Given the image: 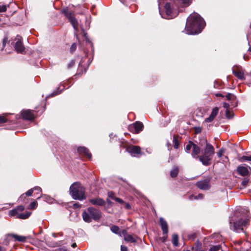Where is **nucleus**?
Wrapping results in <instances>:
<instances>
[{
	"label": "nucleus",
	"instance_id": "nucleus-1",
	"mask_svg": "<svg viewBox=\"0 0 251 251\" xmlns=\"http://www.w3.org/2000/svg\"><path fill=\"white\" fill-rule=\"evenodd\" d=\"M205 25L203 18L198 13L194 12L187 18L185 26L186 33L197 34L201 32Z\"/></svg>",
	"mask_w": 251,
	"mask_h": 251
},
{
	"label": "nucleus",
	"instance_id": "nucleus-2",
	"mask_svg": "<svg viewBox=\"0 0 251 251\" xmlns=\"http://www.w3.org/2000/svg\"><path fill=\"white\" fill-rule=\"evenodd\" d=\"M250 218L247 210H246L244 215L238 219L235 220L233 217L230 218L229 219L230 229L237 232H243V227L249 225Z\"/></svg>",
	"mask_w": 251,
	"mask_h": 251
},
{
	"label": "nucleus",
	"instance_id": "nucleus-3",
	"mask_svg": "<svg viewBox=\"0 0 251 251\" xmlns=\"http://www.w3.org/2000/svg\"><path fill=\"white\" fill-rule=\"evenodd\" d=\"M214 153V147L211 144H206V146L201 150L199 160L203 165L208 166L211 163Z\"/></svg>",
	"mask_w": 251,
	"mask_h": 251
},
{
	"label": "nucleus",
	"instance_id": "nucleus-4",
	"mask_svg": "<svg viewBox=\"0 0 251 251\" xmlns=\"http://www.w3.org/2000/svg\"><path fill=\"white\" fill-rule=\"evenodd\" d=\"M70 194L75 200L79 201L85 199V190L79 182H74L70 188Z\"/></svg>",
	"mask_w": 251,
	"mask_h": 251
},
{
	"label": "nucleus",
	"instance_id": "nucleus-5",
	"mask_svg": "<svg viewBox=\"0 0 251 251\" xmlns=\"http://www.w3.org/2000/svg\"><path fill=\"white\" fill-rule=\"evenodd\" d=\"M164 8V12L160 11V14L163 18L167 19H173L176 17L178 14V11L175 7H173L170 3H166Z\"/></svg>",
	"mask_w": 251,
	"mask_h": 251
},
{
	"label": "nucleus",
	"instance_id": "nucleus-6",
	"mask_svg": "<svg viewBox=\"0 0 251 251\" xmlns=\"http://www.w3.org/2000/svg\"><path fill=\"white\" fill-rule=\"evenodd\" d=\"M226 97V100L230 101L229 103L224 102L223 107L226 109H228L230 106L235 107L237 105V101L236 97L231 93L227 94Z\"/></svg>",
	"mask_w": 251,
	"mask_h": 251
},
{
	"label": "nucleus",
	"instance_id": "nucleus-7",
	"mask_svg": "<svg viewBox=\"0 0 251 251\" xmlns=\"http://www.w3.org/2000/svg\"><path fill=\"white\" fill-rule=\"evenodd\" d=\"M63 13L65 15V16L68 18L69 21L72 25L73 26L75 29H76L77 26V21L76 19L74 17V15L71 13V12L67 8H65L63 10Z\"/></svg>",
	"mask_w": 251,
	"mask_h": 251
},
{
	"label": "nucleus",
	"instance_id": "nucleus-8",
	"mask_svg": "<svg viewBox=\"0 0 251 251\" xmlns=\"http://www.w3.org/2000/svg\"><path fill=\"white\" fill-rule=\"evenodd\" d=\"M88 213H90L93 219L95 221L99 220L101 216V211L93 207H89L87 208Z\"/></svg>",
	"mask_w": 251,
	"mask_h": 251
},
{
	"label": "nucleus",
	"instance_id": "nucleus-9",
	"mask_svg": "<svg viewBox=\"0 0 251 251\" xmlns=\"http://www.w3.org/2000/svg\"><path fill=\"white\" fill-rule=\"evenodd\" d=\"M210 178L209 177L197 182V186L200 189L207 190L210 188Z\"/></svg>",
	"mask_w": 251,
	"mask_h": 251
},
{
	"label": "nucleus",
	"instance_id": "nucleus-10",
	"mask_svg": "<svg viewBox=\"0 0 251 251\" xmlns=\"http://www.w3.org/2000/svg\"><path fill=\"white\" fill-rule=\"evenodd\" d=\"M22 37L19 35L17 36L15 41V49L18 53H23L25 51V47L22 42Z\"/></svg>",
	"mask_w": 251,
	"mask_h": 251
},
{
	"label": "nucleus",
	"instance_id": "nucleus-11",
	"mask_svg": "<svg viewBox=\"0 0 251 251\" xmlns=\"http://www.w3.org/2000/svg\"><path fill=\"white\" fill-rule=\"evenodd\" d=\"M144 127V126L142 123L140 122H136L133 125L129 126V130L135 133H138L141 131Z\"/></svg>",
	"mask_w": 251,
	"mask_h": 251
},
{
	"label": "nucleus",
	"instance_id": "nucleus-12",
	"mask_svg": "<svg viewBox=\"0 0 251 251\" xmlns=\"http://www.w3.org/2000/svg\"><path fill=\"white\" fill-rule=\"evenodd\" d=\"M30 212H27L26 214H18V211L16 208L12 209V210L9 211V215L11 216H16L17 218L22 219H25L27 218L30 215Z\"/></svg>",
	"mask_w": 251,
	"mask_h": 251
},
{
	"label": "nucleus",
	"instance_id": "nucleus-13",
	"mask_svg": "<svg viewBox=\"0 0 251 251\" xmlns=\"http://www.w3.org/2000/svg\"><path fill=\"white\" fill-rule=\"evenodd\" d=\"M21 116L24 119L31 120L34 118L35 114L30 110H23L21 111Z\"/></svg>",
	"mask_w": 251,
	"mask_h": 251
},
{
	"label": "nucleus",
	"instance_id": "nucleus-14",
	"mask_svg": "<svg viewBox=\"0 0 251 251\" xmlns=\"http://www.w3.org/2000/svg\"><path fill=\"white\" fill-rule=\"evenodd\" d=\"M127 151L131 155L135 156L141 153V149L139 146L131 145L126 148Z\"/></svg>",
	"mask_w": 251,
	"mask_h": 251
},
{
	"label": "nucleus",
	"instance_id": "nucleus-15",
	"mask_svg": "<svg viewBox=\"0 0 251 251\" xmlns=\"http://www.w3.org/2000/svg\"><path fill=\"white\" fill-rule=\"evenodd\" d=\"M122 236H124L125 240L127 242L131 243H135L136 242V237H134L131 234H128L126 230H123L122 231Z\"/></svg>",
	"mask_w": 251,
	"mask_h": 251
},
{
	"label": "nucleus",
	"instance_id": "nucleus-16",
	"mask_svg": "<svg viewBox=\"0 0 251 251\" xmlns=\"http://www.w3.org/2000/svg\"><path fill=\"white\" fill-rule=\"evenodd\" d=\"M232 72L234 75L241 80L245 79L244 72L241 68L237 67L235 70H233Z\"/></svg>",
	"mask_w": 251,
	"mask_h": 251
},
{
	"label": "nucleus",
	"instance_id": "nucleus-17",
	"mask_svg": "<svg viewBox=\"0 0 251 251\" xmlns=\"http://www.w3.org/2000/svg\"><path fill=\"white\" fill-rule=\"evenodd\" d=\"M219 112V108L215 107L212 110L210 116L205 119V122L206 123H210L213 121L214 118L216 117Z\"/></svg>",
	"mask_w": 251,
	"mask_h": 251
},
{
	"label": "nucleus",
	"instance_id": "nucleus-18",
	"mask_svg": "<svg viewBox=\"0 0 251 251\" xmlns=\"http://www.w3.org/2000/svg\"><path fill=\"white\" fill-rule=\"evenodd\" d=\"M89 201V202L93 205L103 206L105 204V201L104 200L100 198L91 199Z\"/></svg>",
	"mask_w": 251,
	"mask_h": 251
},
{
	"label": "nucleus",
	"instance_id": "nucleus-19",
	"mask_svg": "<svg viewBox=\"0 0 251 251\" xmlns=\"http://www.w3.org/2000/svg\"><path fill=\"white\" fill-rule=\"evenodd\" d=\"M78 152L83 155L84 156L91 159L92 157V155L91 153L89 152V150L84 147H80L77 149Z\"/></svg>",
	"mask_w": 251,
	"mask_h": 251
},
{
	"label": "nucleus",
	"instance_id": "nucleus-20",
	"mask_svg": "<svg viewBox=\"0 0 251 251\" xmlns=\"http://www.w3.org/2000/svg\"><path fill=\"white\" fill-rule=\"evenodd\" d=\"M159 222L163 234H167L168 232V226L166 221L163 218H160Z\"/></svg>",
	"mask_w": 251,
	"mask_h": 251
},
{
	"label": "nucleus",
	"instance_id": "nucleus-21",
	"mask_svg": "<svg viewBox=\"0 0 251 251\" xmlns=\"http://www.w3.org/2000/svg\"><path fill=\"white\" fill-rule=\"evenodd\" d=\"M192 0H176V3L177 4V7H187L192 2Z\"/></svg>",
	"mask_w": 251,
	"mask_h": 251
},
{
	"label": "nucleus",
	"instance_id": "nucleus-22",
	"mask_svg": "<svg viewBox=\"0 0 251 251\" xmlns=\"http://www.w3.org/2000/svg\"><path fill=\"white\" fill-rule=\"evenodd\" d=\"M201 152V149L196 144L193 145V147L192 148V156L196 159H199V154Z\"/></svg>",
	"mask_w": 251,
	"mask_h": 251
},
{
	"label": "nucleus",
	"instance_id": "nucleus-23",
	"mask_svg": "<svg viewBox=\"0 0 251 251\" xmlns=\"http://www.w3.org/2000/svg\"><path fill=\"white\" fill-rule=\"evenodd\" d=\"M82 216L83 220L87 223H90L92 222L93 218H92L90 213H88V209L82 212Z\"/></svg>",
	"mask_w": 251,
	"mask_h": 251
},
{
	"label": "nucleus",
	"instance_id": "nucleus-24",
	"mask_svg": "<svg viewBox=\"0 0 251 251\" xmlns=\"http://www.w3.org/2000/svg\"><path fill=\"white\" fill-rule=\"evenodd\" d=\"M237 170L238 173L242 176H246L249 174V171L246 167L239 166Z\"/></svg>",
	"mask_w": 251,
	"mask_h": 251
},
{
	"label": "nucleus",
	"instance_id": "nucleus-25",
	"mask_svg": "<svg viewBox=\"0 0 251 251\" xmlns=\"http://www.w3.org/2000/svg\"><path fill=\"white\" fill-rule=\"evenodd\" d=\"M12 236L16 241L19 242H25L26 239V237L24 236H20L17 234H12Z\"/></svg>",
	"mask_w": 251,
	"mask_h": 251
},
{
	"label": "nucleus",
	"instance_id": "nucleus-26",
	"mask_svg": "<svg viewBox=\"0 0 251 251\" xmlns=\"http://www.w3.org/2000/svg\"><path fill=\"white\" fill-rule=\"evenodd\" d=\"M111 230L114 233L119 235L120 236H122V232L121 233L119 231V228L117 226H112L110 227Z\"/></svg>",
	"mask_w": 251,
	"mask_h": 251
},
{
	"label": "nucleus",
	"instance_id": "nucleus-27",
	"mask_svg": "<svg viewBox=\"0 0 251 251\" xmlns=\"http://www.w3.org/2000/svg\"><path fill=\"white\" fill-rule=\"evenodd\" d=\"M83 40L86 42V44H88L90 46V47L92 48V50L93 51L94 49L93 47V44L90 41L89 39L88 38L87 34L85 32L83 33Z\"/></svg>",
	"mask_w": 251,
	"mask_h": 251
},
{
	"label": "nucleus",
	"instance_id": "nucleus-28",
	"mask_svg": "<svg viewBox=\"0 0 251 251\" xmlns=\"http://www.w3.org/2000/svg\"><path fill=\"white\" fill-rule=\"evenodd\" d=\"M172 243L175 247H177L178 246V237L177 234H173L172 238Z\"/></svg>",
	"mask_w": 251,
	"mask_h": 251
},
{
	"label": "nucleus",
	"instance_id": "nucleus-29",
	"mask_svg": "<svg viewBox=\"0 0 251 251\" xmlns=\"http://www.w3.org/2000/svg\"><path fill=\"white\" fill-rule=\"evenodd\" d=\"M178 168L177 166L175 167L170 172V176L172 177H175L177 176Z\"/></svg>",
	"mask_w": 251,
	"mask_h": 251
},
{
	"label": "nucleus",
	"instance_id": "nucleus-30",
	"mask_svg": "<svg viewBox=\"0 0 251 251\" xmlns=\"http://www.w3.org/2000/svg\"><path fill=\"white\" fill-rule=\"evenodd\" d=\"M65 88V86L63 85H60L58 88L57 91H54L52 93L50 94L51 96H54L57 95L59 94Z\"/></svg>",
	"mask_w": 251,
	"mask_h": 251
},
{
	"label": "nucleus",
	"instance_id": "nucleus-31",
	"mask_svg": "<svg viewBox=\"0 0 251 251\" xmlns=\"http://www.w3.org/2000/svg\"><path fill=\"white\" fill-rule=\"evenodd\" d=\"M239 160L240 162H244L246 161H251V155L249 156L244 155V156L241 157L239 159Z\"/></svg>",
	"mask_w": 251,
	"mask_h": 251
},
{
	"label": "nucleus",
	"instance_id": "nucleus-32",
	"mask_svg": "<svg viewBox=\"0 0 251 251\" xmlns=\"http://www.w3.org/2000/svg\"><path fill=\"white\" fill-rule=\"evenodd\" d=\"M203 198V195L201 194H199L197 196L191 195L189 197L190 200H193V198L195 200L202 199Z\"/></svg>",
	"mask_w": 251,
	"mask_h": 251
},
{
	"label": "nucleus",
	"instance_id": "nucleus-33",
	"mask_svg": "<svg viewBox=\"0 0 251 251\" xmlns=\"http://www.w3.org/2000/svg\"><path fill=\"white\" fill-rule=\"evenodd\" d=\"M194 144L193 143H192L191 141H190L188 143V144L186 145L185 149L186 151H187V152H189L191 149L193 148Z\"/></svg>",
	"mask_w": 251,
	"mask_h": 251
},
{
	"label": "nucleus",
	"instance_id": "nucleus-34",
	"mask_svg": "<svg viewBox=\"0 0 251 251\" xmlns=\"http://www.w3.org/2000/svg\"><path fill=\"white\" fill-rule=\"evenodd\" d=\"M173 144L174 148L177 149L179 146V143L175 135L173 137Z\"/></svg>",
	"mask_w": 251,
	"mask_h": 251
},
{
	"label": "nucleus",
	"instance_id": "nucleus-35",
	"mask_svg": "<svg viewBox=\"0 0 251 251\" xmlns=\"http://www.w3.org/2000/svg\"><path fill=\"white\" fill-rule=\"evenodd\" d=\"M33 189H34V191H36V194L37 195L40 194V196L38 197V198H37V199H39L41 196V193H42L41 188L39 186H36L34 188H33Z\"/></svg>",
	"mask_w": 251,
	"mask_h": 251
},
{
	"label": "nucleus",
	"instance_id": "nucleus-36",
	"mask_svg": "<svg viewBox=\"0 0 251 251\" xmlns=\"http://www.w3.org/2000/svg\"><path fill=\"white\" fill-rule=\"evenodd\" d=\"M226 116L228 119L231 118L233 116V113L230 111L229 109H227L226 111Z\"/></svg>",
	"mask_w": 251,
	"mask_h": 251
},
{
	"label": "nucleus",
	"instance_id": "nucleus-37",
	"mask_svg": "<svg viewBox=\"0 0 251 251\" xmlns=\"http://www.w3.org/2000/svg\"><path fill=\"white\" fill-rule=\"evenodd\" d=\"M201 146L203 145H205L206 146V144H210L209 143H207V141L206 138L203 137L200 139V143H199Z\"/></svg>",
	"mask_w": 251,
	"mask_h": 251
},
{
	"label": "nucleus",
	"instance_id": "nucleus-38",
	"mask_svg": "<svg viewBox=\"0 0 251 251\" xmlns=\"http://www.w3.org/2000/svg\"><path fill=\"white\" fill-rule=\"evenodd\" d=\"M37 205V202L35 201H34L29 205L28 208L30 209H34L36 208Z\"/></svg>",
	"mask_w": 251,
	"mask_h": 251
},
{
	"label": "nucleus",
	"instance_id": "nucleus-39",
	"mask_svg": "<svg viewBox=\"0 0 251 251\" xmlns=\"http://www.w3.org/2000/svg\"><path fill=\"white\" fill-rule=\"evenodd\" d=\"M220 248V245L213 246L209 249V251H218Z\"/></svg>",
	"mask_w": 251,
	"mask_h": 251
},
{
	"label": "nucleus",
	"instance_id": "nucleus-40",
	"mask_svg": "<svg viewBox=\"0 0 251 251\" xmlns=\"http://www.w3.org/2000/svg\"><path fill=\"white\" fill-rule=\"evenodd\" d=\"M34 191V189L33 188V189H29V190H28L25 193V195L26 196H31L33 193Z\"/></svg>",
	"mask_w": 251,
	"mask_h": 251
},
{
	"label": "nucleus",
	"instance_id": "nucleus-41",
	"mask_svg": "<svg viewBox=\"0 0 251 251\" xmlns=\"http://www.w3.org/2000/svg\"><path fill=\"white\" fill-rule=\"evenodd\" d=\"M76 49V44L75 43H74L72 45L70 48V51L72 52H73Z\"/></svg>",
	"mask_w": 251,
	"mask_h": 251
},
{
	"label": "nucleus",
	"instance_id": "nucleus-42",
	"mask_svg": "<svg viewBox=\"0 0 251 251\" xmlns=\"http://www.w3.org/2000/svg\"><path fill=\"white\" fill-rule=\"evenodd\" d=\"M6 121L7 120L5 117L0 115V124L4 123L6 122Z\"/></svg>",
	"mask_w": 251,
	"mask_h": 251
},
{
	"label": "nucleus",
	"instance_id": "nucleus-43",
	"mask_svg": "<svg viewBox=\"0 0 251 251\" xmlns=\"http://www.w3.org/2000/svg\"><path fill=\"white\" fill-rule=\"evenodd\" d=\"M17 211L19 212H22L24 210V207L22 205H19L16 207Z\"/></svg>",
	"mask_w": 251,
	"mask_h": 251
},
{
	"label": "nucleus",
	"instance_id": "nucleus-44",
	"mask_svg": "<svg viewBox=\"0 0 251 251\" xmlns=\"http://www.w3.org/2000/svg\"><path fill=\"white\" fill-rule=\"evenodd\" d=\"M7 9L5 5H0V12H5Z\"/></svg>",
	"mask_w": 251,
	"mask_h": 251
},
{
	"label": "nucleus",
	"instance_id": "nucleus-45",
	"mask_svg": "<svg viewBox=\"0 0 251 251\" xmlns=\"http://www.w3.org/2000/svg\"><path fill=\"white\" fill-rule=\"evenodd\" d=\"M75 63V60H72L68 64V67L69 68H72L73 66H74V64Z\"/></svg>",
	"mask_w": 251,
	"mask_h": 251
},
{
	"label": "nucleus",
	"instance_id": "nucleus-46",
	"mask_svg": "<svg viewBox=\"0 0 251 251\" xmlns=\"http://www.w3.org/2000/svg\"><path fill=\"white\" fill-rule=\"evenodd\" d=\"M224 153V150L223 149H221L219 151L217 152V155L220 158L222 157L223 154Z\"/></svg>",
	"mask_w": 251,
	"mask_h": 251
},
{
	"label": "nucleus",
	"instance_id": "nucleus-47",
	"mask_svg": "<svg viewBox=\"0 0 251 251\" xmlns=\"http://www.w3.org/2000/svg\"><path fill=\"white\" fill-rule=\"evenodd\" d=\"M26 196L25 194H22L18 199L19 201H23L25 199Z\"/></svg>",
	"mask_w": 251,
	"mask_h": 251
},
{
	"label": "nucleus",
	"instance_id": "nucleus-48",
	"mask_svg": "<svg viewBox=\"0 0 251 251\" xmlns=\"http://www.w3.org/2000/svg\"><path fill=\"white\" fill-rule=\"evenodd\" d=\"M7 40H8V38L7 37H5L3 40H2V46H3V48H4L6 44V43L7 42Z\"/></svg>",
	"mask_w": 251,
	"mask_h": 251
},
{
	"label": "nucleus",
	"instance_id": "nucleus-49",
	"mask_svg": "<svg viewBox=\"0 0 251 251\" xmlns=\"http://www.w3.org/2000/svg\"><path fill=\"white\" fill-rule=\"evenodd\" d=\"M114 200H115L116 201H117V202H119V203H121V204H122V203H124V201H123V200H122V199H120V198H117V197H116V198H114Z\"/></svg>",
	"mask_w": 251,
	"mask_h": 251
},
{
	"label": "nucleus",
	"instance_id": "nucleus-50",
	"mask_svg": "<svg viewBox=\"0 0 251 251\" xmlns=\"http://www.w3.org/2000/svg\"><path fill=\"white\" fill-rule=\"evenodd\" d=\"M108 197H110L111 199L114 200V198H116V197L114 196V194L112 192H108Z\"/></svg>",
	"mask_w": 251,
	"mask_h": 251
},
{
	"label": "nucleus",
	"instance_id": "nucleus-51",
	"mask_svg": "<svg viewBox=\"0 0 251 251\" xmlns=\"http://www.w3.org/2000/svg\"><path fill=\"white\" fill-rule=\"evenodd\" d=\"M249 179L247 178H245L244 180L242 181V184L244 186H245L248 183Z\"/></svg>",
	"mask_w": 251,
	"mask_h": 251
},
{
	"label": "nucleus",
	"instance_id": "nucleus-52",
	"mask_svg": "<svg viewBox=\"0 0 251 251\" xmlns=\"http://www.w3.org/2000/svg\"><path fill=\"white\" fill-rule=\"evenodd\" d=\"M196 237V234L195 233L190 234L188 236V237L189 239H194Z\"/></svg>",
	"mask_w": 251,
	"mask_h": 251
},
{
	"label": "nucleus",
	"instance_id": "nucleus-53",
	"mask_svg": "<svg viewBox=\"0 0 251 251\" xmlns=\"http://www.w3.org/2000/svg\"><path fill=\"white\" fill-rule=\"evenodd\" d=\"M121 251H127V248L125 246L122 245L121 246Z\"/></svg>",
	"mask_w": 251,
	"mask_h": 251
},
{
	"label": "nucleus",
	"instance_id": "nucleus-54",
	"mask_svg": "<svg viewBox=\"0 0 251 251\" xmlns=\"http://www.w3.org/2000/svg\"><path fill=\"white\" fill-rule=\"evenodd\" d=\"M201 128L200 127H197L196 128V133H200L201 132Z\"/></svg>",
	"mask_w": 251,
	"mask_h": 251
},
{
	"label": "nucleus",
	"instance_id": "nucleus-55",
	"mask_svg": "<svg viewBox=\"0 0 251 251\" xmlns=\"http://www.w3.org/2000/svg\"><path fill=\"white\" fill-rule=\"evenodd\" d=\"M215 96L216 97H221L222 98H224L225 97L223 95H222V94H220V93H216L215 94Z\"/></svg>",
	"mask_w": 251,
	"mask_h": 251
},
{
	"label": "nucleus",
	"instance_id": "nucleus-56",
	"mask_svg": "<svg viewBox=\"0 0 251 251\" xmlns=\"http://www.w3.org/2000/svg\"><path fill=\"white\" fill-rule=\"evenodd\" d=\"M72 247L73 248H75V247H76V243H73V244L72 245Z\"/></svg>",
	"mask_w": 251,
	"mask_h": 251
},
{
	"label": "nucleus",
	"instance_id": "nucleus-57",
	"mask_svg": "<svg viewBox=\"0 0 251 251\" xmlns=\"http://www.w3.org/2000/svg\"><path fill=\"white\" fill-rule=\"evenodd\" d=\"M0 251H6L3 248H2L0 246Z\"/></svg>",
	"mask_w": 251,
	"mask_h": 251
},
{
	"label": "nucleus",
	"instance_id": "nucleus-58",
	"mask_svg": "<svg viewBox=\"0 0 251 251\" xmlns=\"http://www.w3.org/2000/svg\"><path fill=\"white\" fill-rule=\"evenodd\" d=\"M126 208H127V209H129L130 208V205L129 204H126Z\"/></svg>",
	"mask_w": 251,
	"mask_h": 251
},
{
	"label": "nucleus",
	"instance_id": "nucleus-59",
	"mask_svg": "<svg viewBox=\"0 0 251 251\" xmlns=\"http://www.w3.org/2000/svg\"><path fill=\"white\" fill-rule=\"evenodd\" d=\"M107 203L109 204H110L111 203V201H110L109 200H107Z\"/></svg>",
	"mask_w": 251,
	"mask_h": 251
},
{
	"label": "nucleus",
	"instance_id": "nucleus-60",
	"mask_svg": "<svg viewBox=\"0 0 251 251\" xmlns=\"http://www.w3.org/2000/svg\"><path fill=\"white\" fill-rule=\"evenodd\" d=\"M249 50L251 52V47H250L249 49Z\"/></svg>",
	"mask_w": 251,
	"mask_h": 251
},
{
	"label": "nucleus",
	"instance_id": "nucleus-61",
	"mask_svg": "<svg viewBox=\"0 0 251 251\" xmlns=\"http://www.w3.org/2000/svg\"><path fill=\"white\" fill-rule=\"evenodd\" d=\"M183 251H190V250H187Z\"/></svg>",
	"mask_w": 251,
	"mask_h": 251
},
{
	"label": "nucleus",
	"instance_id": "nucleus-62",
	"mask_svg": "<svg viewBox=\"0 0 251 251\" xmlns=\"http://www.w3.org/2000/svg\"><path fill=\"white\" fill-rule=\"evenodd\" d=\"M62 251H67L66 250H63Z\"/></svg>",
	"mask_w": 251,
	"mask_h": 251
}]
</instances>
